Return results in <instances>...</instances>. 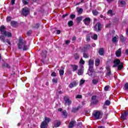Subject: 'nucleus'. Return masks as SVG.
Listing matches in <instances>:
<instances>
[{
    "mask_svg": "<svg viewBox=\"0 0 128 128\" xmlns=\"http://www.w3.org/2000/svg\"><path fill=\"white\" fill-rule=\"evenodd\" d=\"M6 30V27L2 26L0 27V32H1V34L2 36H0V40L3 42H6V38L5 36H8V38H10L12 36V33L10 32L4 30Z\"/></svg>",
    "mask_w": 128,
    "mask_h": 128,
    "instance_id": "1",
    "label": "nucleus"
},
{
    "mask_svg": "<svg viewBox=\"0 0 128 128\" xmlns=\"http://www.w3.org/2000/svg\"><path fill=\"white\" fill-rule=\"evenodd\" d=\"M18 48L19 50H28V46L26 45V42L24 40V38H19Z\"/></svg>",
    "mask_w": 128,
    "mask_h": 128,
    "instance_id": "2",
    "label": "nucleus"
},
{
    "mask_svg": "<svg viewBox=\"0 0 128 128\" xmlns=\"http://www.w3.org/2000/svg\"><path fill=\"white\" fill-rule=\"evenodd\" d=\"M94 62L92 60H89L88 62V66L89 68L88 70V74L90 76H92V75L94 74Z\"/></svg>",
    "mask_w": 128,
    "mask_h": 128,
    "instance_id": "3",
    "label": "nucleus"
},
{
    "mask_svg": "<svg viewBox=\"0 0 128 128\" xmlns=\"http://www.w3.org/2000/svg\"><path fill=\"white\" fill-rule=\"evenodd\" d=\"M50 122V118L48 117L44 118V120L43 121L40 125V128H48V122Z\"/></svg>",
    "mask_w": 128,
    "mask_h": 128,
    "instance_id": "4",
    "label": "nucleus"
},
{
    "mask_svg": "<svg viewBox=\"0 0 128 128\" xmlns=\"http://www.w3.org/2000/svg\"><path fill=\"white\" fill-rule=\"evenodd\" d=\"M93 116L96 120H100V118H102V112L97 111L93 114Z\"/></svg>",
    "mask_w": 128,
    "mask_h": 128,
    "instance_id": "5",
    "label": "nucleus"
},
{
    "mask_svg": "<svg viewBox=\"0 0 128 128\" xmlns=\"http://www.w3.org/2000/svg\"><path fill=\"white\" fill-rule=\"evenodd\" d=\"M64 100L65 102L64 104L65 106H70L72 104V100H70L68 96H66L64 98Z\"/></svg>",
    "mask_w": 128,
    "mask_h": 128,
    "instance_id": "6",
    "label": "nucleus"
},
{
    "mask_svg": "<svg viewBox=\"0 0 128 128\" xmlns=\"http://www.w3.org/2000/svg\"><path fill=\"white\" fill-rule=\"evenodd\" d=\"M28 14H30V10H28V8L25 7L24 8H22V14L23 16H28Z\"/></svg>",
    "mask_w": 128,
    "mask_h": 128,
    "instance_id": "7",
    "label": "nucleus"
},
{
    "mask_svg": "<svg viewBox=\"0 0 128 128\" xmlns=\"http://www.w3.org/2000/svg\"><path fill=\"white\" fill-rule=\"evenodd\" d=\"M102 30V25L100 23H97L94 27V30L95 32H100Z\"/></svg>",
    "mask_w": 128,
    "mask_h": 128,
    "instance_id": "8",
    "label": "nucleus"
},
{
    "mask_svg": "<svg viewBox=\"0 0 128 128\" xmlns=\"http://www.w3.org/2000/svg\"><path fill=\"white\" fill-rule=\"evenodd\" d=\"M98 102V97L96 96H92L91 100V104H96Z\"/></svg>",
    "mask_w": 128,
    "mask_h": 128,
    "instance_id": "9",
    "label": "nucleus"
},
{
    "mask_svg": "<svg viewBox=\"0 0 128 128\" xmlns=\"http://www.w3.org/2000/svg\"><path fill=\"white\" fill-rule=\"evenodd\" d=\"M84 24L86 26H88L90 24V18H86L83 20Z\"/></svg>",
    "mask_w": 128,
    "mask_h": 128,
    "instance_id": "10",
    "label": "nucleus"
},
{
    "mask_svg": "<svg viewBox=\"0 0 128 128\" xmlns=\"http://www.w3.org/2000/svg\"><path fill=\"white\" fill-rule=\"evenodd\" d=\"M114 65L112 66L113 68H116V66H118L120 64V60L118 59L115 60L114 61Z\"/></svg>",
    "mask_w": 128,
    "mask_h": 128,
    "instance_id": "11",
    "label": "nucleus"
},
{
    "mask_svg": "<svg viewBox=\"0 0 128 128\" xmlns=\"http://www.w3.org/2000/svg\"><path fill=\"white\" fill-rule=\"evenodd\" d=\"M116 54L118 58H119L122 56V48H119L116 52Z\"/></svg>",
    "mask_w": 128,
    "mask_h": 128,
    "instance_id": "12",
    "label": "nucleus"
},
{
    "mask_svg": "<svg viewBox=\"0 0 128 128\" xmlns=\"http://www.w3.org/2000/svg\"><path fill=\"white\" fill-rule=\"evenodd\" d=\"M77 85H78V84H76V82H73L69 84L68 86L70 88H74V86H76Z\"/></svg>",
    "mask_w": 128,
    "mask_h": 128,
    "instance_id": "13",
    "label": "nucleus"
},
{
    "mask_svg": "<svg viewBox=\"0 0 128 128\" xmlns=\"http://www.w3.org/2000/svg\"><path fill=\"white\" fill-rule=\"evenodd\" d=\"M118 3H119V6L122 8V6H124L126 4V1H124L122 0H120L118 1Z\"/></svg>",
    "mask_w": 128,
    "mask_h": 128,
    "instance_id": "14",
    "label": "nucleus"
},
{
    "mask_svg": "<svg viewBox=\"0 0 128 128\" xmlns=\"http://www.w3.org/2000/svg\"><path fill=\"white\" fill-rule=\"evenodd\" d=\"M91 38L92 40H98V34L91 33Z\"/></svg>",
    "mask_w": 128,
    "mask_h": 128,
    "instance_id": "15",
    "label": "nucleus"
},
{
    "mask_svg": "<svg viewBox=\"0 0 128 128\" xmlns=\"http://www.w3.org/2000/svg\"><path fill=\"white\" fill-rule=\"evenodd\" d=\"M54 124L55 128H58V126H60V121L56 120L54 122Z\"/></svg>",
    "mask_w": 128,
    "mask_h": 128,
    "instance_id": "16",
    "label": "nucleus"
},
{
    "mask_svg": "<svg viewBox=\"0 0 128 128\" xmlns=\"http://www.w3.org/2000/svg\"><path fill=\"white\" fill-rule=\"evenodd\" d=\"M71 66L72 68L73 72H76V70H78V66L76 64L71 65Z\"/></svg>",
    "mask_w": 128,
    "mask_h": 128,
    "instance_id": "17",
    "label": "nucleus"
},
{
    "mask_svg": "<svg viewBox=\"0 0 128 128\" xmlns=\"http://www.w3.org/2000/svg\"><path fill=\"white\" fill-rule=\"evenodd\" d=\"M98 54L100 56H104V50L103 48H100L98 50Z\"/></svg>",
    "mask_w": 128,
    "mask_h": 128,
    "instance_id": "18",
    "label": "nucleus"
},
{
    "mask_svg": "<svg viewBox=\"0 0 128 128\" xmlns=\"http://www.w3.org/2000/svg\"><path fill=\"white\" fill-rule=\"evenodd\" d=\"M90 38H92V34L91 33H90L86 36V40L87 42H90Z\"/></svg>",
    "mask_w": 128,
    "mask_h": 128,
    "instance_id": "19",
    "label": "nucleus"
},
{
    "mask_svg": "<svg viewBox=\"0 0 128 128\" xmlns=\"http://www.w3.org/2000/svg\"><path fill=\"white\" fill-rule=\"evenodd\" d=\"M100 62V59H96L95 60V65L96 66H98Z\"/></svg>",
    "mask_w": 128,
    "mask_h": 128,
    "instance_id": "20",
    "label": "nucleus"
},
{
    "mask_svg": "<svg viewBox=\"0 0 128 128\" xmlns=\"http://www.w3.org/2000/svg\"><path fill=\"white\" fill-rule=\"evenodd\" d=\"M75 121H71L69 124L68 128H74V124Z\"/></svg>",
    "mask_w": 128,
    "mask_h": 128,
    "instance_id": "21",
    "label": "nucleus"
},
{
    "mask_svg": "<svg viewBox=\"0 0 128 128\" xmlns=\"http://www.w3.org/2000/svg\"><path fill=\"white\" fill-rule=\"evenodd\" d=\"M118 36H117V37L116 36H114L112 39V42L114 44L116 43V42H118Z\"/></svg>",
    "mask_w": 128,
    "mask_h": 128,
    "instance_id": "22",
    "label": "nucleus"
},
{
    "mask_svg": "<svg viewBox=\"0 0 128 128\" xmlns=\"http://www.w3.org/2000/svg\"><path fill=\"white\" fill-rule=\"evenodd\" d=\"M80 106H78L76 108H73L72 110V112H78V110H80Z\"/></svg>",
    "mask_w": 128,
    "mask_h": 128,
    "instance_id": "23",
    "label": "nucleus"
},
{
    "mask_svg": "<svg viewBox=\"0 0 128 128\" xmlns=\"http://www.w3.org/2000/svg\"><path fill=\"white\" fill-rule=\"evenodd\" d=\"M84 74V70L82 69H80L78 70V76H82Z\"/></svg>",
    "mask_w": 128,
    "mask_h": 128,
    "instance_id": "24",
    "label": "nucleus"
},
{
    "mask_svg": "<svg viewBox=\"0 0 128 128\" xmlns=\"http://www.w3.org/2000/svg\"><path fill=\"white\" fill-rule=\"evenodd\" d=\"M77 12H78V14H82V8H77Z\"/></svg>",
    "mask_w": 128,
    "mask_h": 128,
    "instance_id": "25",
    "label": "nucleus"
},
{
    "mask_svg": "<svg viewBox=\"0 0 128 128\" xmlns=\"http://www.w3.org/2000/svg\"><path fill=\"white\" fill-rule=\"evenodd\" d=\"M124 66H122V63H121L120 64L118 65V70H122Z\"/></svg>",
    "mask_w": 128,
    "mask_h": 128,
    "instance_id": "26",
    "label": "nucleus"
},
{
    "mask_svg": "<svg viewBox=\"0 0 128 128\" xmlns=\"http://www.w3.org/2000/svg\"><path fill=\"white\" fill-rule=\"evenodd\" d=\"M107 70L108 72L106 76H110V69L109 68H107Z\"/></svg>",
    "mask_w": 128,
    "mask_h": 128,
    "instance_id": "27",
    "label": "nucleus"
},
{
    "mask_svg": "<svg viewBox=\"0 0 128 128\" xmlns=\"http://www.w3.org/2000/svg\"><path fill=\"white\" fill-rule=\"evenodd\" d=\"M126 116H127L124 113V114H122L121 115L120 118H121L122 120H126Z\"/></svg>",
    "mask_w": 128,
    "mask_h": 128,
    "instance_id": "28",
    "label": "nucleus"
},
{
    "mask_svg": "<svg viewBox=\"0 0 128 128\" xmlns=\"http://www.w3.org/2000/svg\"><path fill=\"white\" fill-rule=\"evenodd\" d=\"M92 14L94 16H98V12L96 10H93Z\"/></svg>",
    "mask_w": 128,
    "mask_h": 128,
    "instance_id": "29",
    "label": "nucleus"
},
{
    "mask_svg": "<svg viewBox=\"0 0 128 128\" xmlns=\"http://www.w3.org/2000/svg\"><path fill=\"white\" fill-rule=\"evenodd\" d=\"M74 58L75 60H78V58H80V55H78V54H74Z\"/></svg>",
    "mask_w": 128,
    "mask_h": 128,
    "instance_id": "30",
    "label": "nucleus"
},
{
    "mask_svg": "<svg viewBox=\"0 0 128 128\" xmlns=\"http://www.w3.org/2000/svg\"><path fill=\"white\" fill-rule=\"evenodd\" d=\"M10 24L12 26H16V22L12 21Z\"/></svg>",
    "mask_w": 128,
    "mask_h": 128,
    "instance_id": "31",
    "label": "nucleus"
},
{
    "mask_svg": "<svg viewBox=\"0 0 128 128\" xmlns=\"http://www.w3.org/2000/svg\"><path fill=\"white\" fill-rule=\"evenodd\" d=\"M76 20L78 22H82V17H78L76 18Z\"/></svg>",
    "mask_w": 128,
    "mask_h": 128,
    "instance_id": "32",
    "label": "nucleus"
},
{
    "mask_svg": "<svg viewBox=\"0 0 128 128\" xmlns=\"http://www.w3.org/2000/svg\"><path fill=\"white\" fill-rule=\"evenodd\" d=\"M68 25L69 26H72L74 25V22L72 20H70L68 22Z\"/></svg>",
    "mask_w": 128,
    "mask_h": 128,
    "instance_id": "33",
    "label": "nucleus"
},
{
    "mask_svg": "<svg viewBox=\"0 0 128 128\" xmlns=\"http://www.w3.org/2000/svg\"><path fill=\"white\" fill-rule=\"evenodd\" d=\"M59 72L60 76H64V71L62 70H61L59 71Z\"/></svg>",
    "mask_w": 128,
    "mask_h": 128,
    "instance_id": "34",
    "label": "nucleus"
},
{
    "mask_svg": "<svg viewBox=\"0 0 128 128\" xmlns=\"http://www.w3.org/2000/svg\"><path fill=\"white\" fill-rule=\"evenodd\" d=\"M83 56L84 58H88V54L84 52L83 54Z\"/></svg>",
    "mask_w": 128,
    "mask_h": 128,
    "instance_id": "35",
    "label": "nucleus"
},
{
    "mask_svg": "<svg viewBox=\"0 0 128 128\" xmlns=\"http://www.w3.org/2000/svg\"><path fill=\"white\" fill-rule=\"evenodd\" d=\"M120 38L121 42H124V36L122 35L120 36Z\"/></svg>",
    "mask_w": 128,
    "mask_h": 128,
    "instance_id": "36",
    "label": "nucleus"
},
{
    "mask_svg": "<svg viewBox=\"0 0 128 128\" xmlns=\"http://www.w3.org/2000/svg\"><path fill=\"white\" fill-rule=\"evenodd\" d=\"M124 89L125 90H128V83H126L124 86Z\"/></svg>",
    "mask_w": 128,
    "mask_h": 128,
    "instance_id": "37",
    "label": "nucleus"
},
{
    "mask_svg": "<svg viewBox=\"0 0 128 128\" xmlns=\"http://www.w3.org/2000/svg\"><path fill=\"white\" fill-rule=\"evenodd\" d=\"M105 104H106V106H110V102L108 100H106Z\"/></svg>",
    "mask_w": 128,
    "mask_h": 128,
    "instance_id": "38",
    "label": "nucleus"
},
{
    "mask_svg": "<svg viewBox=\"0 0 128 128\" xmlns=\"http://www.w3.org/2000/svg\"><path fill=\"white\" fill-rule=\"evenodd\" d=\"M92 84H98V80H96V79H94L92 80Z\"/></svg>",
    "mask_w": 128,
    "mask_h": 128,
    "instance_id": "39",
    "label": "nucleus"
},
{
    "mask_svg": "<svg viewBox=\"0 0 128 128\" xmlns=\"http://www.w3.org/2000/svg\"><path fill=\"white\" fill-rule=\"evenodd\" d=\"M84 82H86V80H81L80 82V86H82V84H84Z\"/></svg>",
    "mask_w": 128,
    "mask_h": 128,
    "instance_id": "40",
    "label": "nucleus"
},
{
    "mask_svg": "<svg viewBox=\"0 0 128 128\" xmlns=\"http://www.w3.org/2000/svg\"><path fill=\"white\" fill-rule=\"evenodd\" d=\"M80 64H84V60H82V58L80 60Z\"/></svg>",
    "mask_w": 128,
    "mask_h": 128,
    "instance_id": "41",
    "label": "nucleus"
},
{
    "mask_svg": "<svg viewBox=\"0 0 128 128\" xmlns=\"http://www.w3.org/2000/svg\"><path fill=\"white\" fill-rule=\"evenodd\" d=\"M52 81V82H54V84H56V82H58V79L53 78Z\"/></svg>",
    "mask_w": 128,
    "mask_h": 128,
    "instance_id": "42",
    "label": "nucleus"
},
{
    "mask_svg": "<svg viewBox=\"0 0 128 128\" xmlns=\"http://www.w3.org/2000/svg\"><path fill=\"white\" fill-rule=\"evenodd\" d=\"M6 20L8 22H10V20H12V18L10 16L7 17Z\"/></svg>",
    "mask_w": 128,
    "mask_h": 128,
    "instance_id": "43",
    "label": "nucleus"
},
{
    "mask_svg": "<svg viewBox=\"0 0 128 128\" xmlns=\"http://www.w3.org/2000/svg\"><path fill=\"white\" fill-rule=\"evenodd\" d=\"M34 28H40V24H37L35 25V26H34Z\"/></svg>",
    "mask_w": 128,
    "mask_h": 128,
    "instance_id": "44",
    "label": "nucleus"
},
{
    "mask_svg": "<svg viewBox=\"0 0 128 128\" xmlns=\"http://www.w3.org/2000/svg\"><path fill=\"white\" fill-rule=\"evenodd\" d=\"M52 76H56V73L53 72L51 74Z\"/></svg>",
    "mask_w": 128,
    "mask_h": 128,
    "instance_id": "45",
    "label": "nucleus"
},
{
    "mask_svg": "<svg viewBox=\"0 0 128 128\" xmlns=\"http://www.w3.org/2000/svg\"><path fill=\"white\" fill-rule=\"evenodd\" d=\"M110 89V86H107L104 88V90H108Z\"/></svg>",
    "mask_w": 128,
    "mask_h": 128,
    "instance_id": "46",
    "label": "nucleus"
},
{
    "mask_svg": "<svg viewBox=\"0 0 128 128\" xmlns=\"http://www.w3.org/2000/svg\"><path fill=\"white\" fill-rule=\"evenodd\" d=\"M70 42V40H67L65 41L66 44H68Z\"/></svg>",
    "mask_w": 128,
    "mask_h": 128,
    "instance_id": "47",
    "label": "nucleus"
},
{
    "mask_svg": "<svg viewBox=\"0 0 128 128\" xmlns=\"http://www.w3.org/2000/svg\"><path fill=\"white\" fill-rule=\"evenodd\" d=\"M82 98V95H77L76 96V98Z\"/></svg>",
    "mask_w": 128,
    "mask_h": 128,
    "instance_id": "48",
    "label": "nucleus"
},
{
    "mask_svg": "<svg viewBox=\"0 0 128 128\" xmlns=\"http://www.w3.org/2000/svg\"><path fill=\"white\" fill-rule=\"evenodd\" d=\"M22 2H23V4H28V2H26V0H22Z\"/></svg>",
    "mask_w": 128,
    "mask_h": 128,
    "instance_id": "49",
    "label": "nucleus"
},
{
    "mask_svg": "<svg viewBox=\"0 0 128 128\" xmlns=\"http://www.w3.org/2000/svg\"><path fill=\"white\" fill-rule=\"evenodd\" d=\"M70 18H76V15H74V14H71L70 16Z\"/></svg>",
    "mask_w": 128,
    "mask_h": 128,
    "instance_id": "50",
    "label": "nucleus"
},
{
    "mask_svg": "<svg viewBox=\"0 0 128 128\" xmlns=\"http://www.w3.org/2000/svg\"><path fill=\"white\" fill-rule=\"evenodd\" d=\"M15 2H16V0H11V4H12V6L14 4Z\"/></svg>",
    "mask_w": 128,
    "mask_h": 128,
    "instance_id": "51",
    "label": "nucleus"
},
{
    "mask_svg": "<svg viewBox=\"0 0 128 128\" xmlns=\"http://www.w3.org/2000/svg\"><path fill=\"white\" fill-rule=\"evenodd\" d=\"M108 14H112V10H109L108 12Z\"/></svg>",
    "mask_w": 128,
    "mask_h": 128,
    "instance_id": "52",
    "label": "nucleus"
},
{
    "mask_svg": "<svg viewBox=\"0 0 128 128\" xmlns=\"http://www.w3.org/2000/svg\"><path fill=\"white\" fill-rule=\"evenodd\" d=\"M6 42H7V44H10V40H8V39H7V40H6Z\"/></svg>",
    "mask_w": 128,
    "mask_h": 128,
    "instance_id": "53",
    "label": "nucleus"
},
{
    "mask_svg": "<svg viewBox=\"0 0 128 128\" xmlns=\"http://www.w3.org/2000/svg\"><path fill=\"white\" fill-rule=\"evenodd\" d=\"M63 114L64 116H67L66 112V111H63Z\"/></svg>",
    "mask_w": 128,
    "mask_h": 128,
    "instance_id": "54",
    "label": "nucleus"
},
{
    "mask_svg": "<svg viewBox=\"0 0 128 128\" xmlns=\"http://www.w3.org/2000/svg\"><path fill=\"white\" fill-rule=\"evenodd\" d=\"M124 114L126 116H128V111L125 112H124Z\"/></svg>",
    "mask_w": 128,
    "mask_h": 128,
    "instance_id": "55",
    "label": "nucleus"
},
{
    "mask_svg": "<svg viewBox=\"0 0 128 128\" xmlns=\"http://www.w3.org/2000/svg\"><path fill=\"white\" fill-rule=\"evenodd\" d=\"M56 34H60V30H57Z\"/></svg>",
    "mask_w": 128,
    "mask_h": 128,
    "instance_id": "56",
    "label": "nucleus"
},
{
    "mask_svg": "<svg viewBox=\"0 0 128 128\" xmlns=\"http://www.w3.org/2000/svg\"><path fill=\"white\" fill-rule=\"evenodd\" d=\"M100 17L101 18H104V20H106V17H104V16L101 15L100 16Z\"/></svg>",
    "mask_w": 128,
    "mask_h": 128,
    "instance_id": "57",
    "label": "nucleus"
},
{
    "mask_svg": "<svg viewBox=\"0 0 128 128\" xmlns=\"http://www.w3.org/2000/svg\"><path fill=\"white\" fill-rule=\"evenodd\" d=\"M30 34H32V31H30V30L27 32V34L28 36H30Z\"/></svg>",
    "mask_w": 128,
    "mask_h": 128,
    "instance_id": "58",
    "label": "nucleus"
},
{
    "mask_svg": "<svg viewBox=\"0 0 128 128\" xmlns=\"http://www.w3.org/2000/svg\"><path fill=\"white\" fill-rule=\"evenodd\" d=\"M110 24H108L106 26V28H110Z\"/></svg>",
    "mask_w": 128,
    "mask_h": 128,
    "instance_id": "59",
    "label": "nucleus"
},
{
    "mask_svg": "<svg viewBox=\"0 0 128 128\" xmlns=\"http://www.w3.org/2000/svg\"><path fill=\"white\" fill-rule=\"evenodd\" d=\"M76 40V36H74V37L72 38V41Z\"/></svg>",
    "mask_w": 128,
    "mask_h": 128,
    "instance_id": "60",
    "label": "nucleus"
},
{
    "mask_svg": "<svg viewBox=\"0 0 128 128\" xmlns=\"http://www.w3.org/2000/svg\"><path fill=\"white\" fill-rule=\"evenodd\" d=\"M68 14H64L62 15V18H66V16H67Z\"/></svg>",
    "mask_w": 128,
    "mask_h": 128,
    "instance_id": "61",
    "label": "nucleus"
},
{
    "mask_svg": "<svg viewBox=\"0 0 128 128\" xmlns=\"http://www.w3.org/2000/svg\"><path fill=\"white\" fill-rule=\"evenodd\" d=\"M58 112H62V108H59L58 109Z\"/></svg>",
    "mask_w": 128,
    "mask_h": 128,
    "instance_id": "62",
    "label": "nucleus"
},
{
    "mask_svg": "<svg viewBox=\"0 0 128 128\" xmlns=\"http://www.w3.org/2000/svg\"><path fill=\"white\" fill-rule=\"evenodd\" d=\"M126 53L128 54V49L126 50Z\"/></svg>",
    "mask_w": 128,
    "mask_h": 128,
    "instance_id": "63",
    "label": "nucleus"
},
{
    "mask_svg": "<svg viewBox=\"0 0 128 128\" xmlns=\"http://www.w3.org/2000/svg\"><path fill=\"white\" fill-rule=\"evenodd\" d=\"M98 128H104V127L102 126H100L98 127Z\"/></svg>",
    "mask_w": 128,
    "mask_h": 128,
    "instance_id": "64",
    "label": "nucleus"
}]
</instances>
